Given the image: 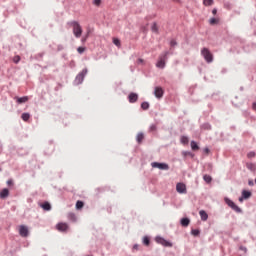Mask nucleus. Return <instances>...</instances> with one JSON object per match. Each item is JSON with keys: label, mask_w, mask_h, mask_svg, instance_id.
Masks as SVG:
<instances>
[{"label": "nucleus", "mask_w": 256, "mask_h": 256, "mask_svg": "<svg viewBox=\"0 0 256 256\" xmlns=\"http://www.w3.org/2000/svg\"><path fill=\"white\" fill-rule=\"evenodd\" d=\"M68 25L73 28L74 37L79 39V37L83 35V28H81V24H79V22L71 21V22H68Z\"/></svg>", "instance_id": "nucleus-1"}, {"label": "nucleus", "mask_w": 256, "mask_h": 256, "mask_svg": "<svg viewBox=\"0 0 256 256\" xmlns=\"http://www.w3.org/2000/svg\"><path fill=\"white\" fill-rule=\"evenodd\" d=\"M183 155H184L185 157H187V156H189V157H195V154L192 153V152H190V151L183 152Z\"/></svg>", "instance_id": "nucleus-33"}, {"label": "nucleus", "mask_w": 256, "mask_h": 256, "mask_svg": "<svg viewBox=\"0 0 256 256\" xmlns=\"http://www.w3.org/2000/svg\"><path fill=\"white\" fill-rule=\"evenodd\" d=\"M189 223H191L189 218H182L180 220V225H182V227H189Z\"/></svg>", "instance_id": "nucleus-15"}, {"label": "nucleus", "mask_w": 256, "mask_h": 256, "mask_svg": "<svg viewBox=\"0 0 256 256\" xmlns=\"http://www.w3.org/2000/svg\"><path fill=\"white\" fill-rule=\"evenodd\" d=\"M177 193L185 194L187 193V186L184 183H178L176 185Z\"/></svg>", "instance_id": "nucleus-9"}, {"label": "nucleus", "mask_w": 256, "mask_h": 256, "mask_svg": "<svg viewBox=\"0 0 256 256\" xmlns=\"http://www.w3.org/2000/svg\"><path fill=\"white\" fill-rule=\"evenodd\" d=\"M89 37V34L86 35V37L82 38V42L85 43V41H87V38Z\"/></svg>", "instance_id": "nucleus-47"}, {"label": "nucleus", "mask_w": 256, "mask_h": 256, "mask_svg": "<svg viewBox=\"0 0 256 256\" xmlns=\"http://www.w3.org/2000/svg\"><path fill=\"white\" fill-rule=\"evenodd\" d=\"M203 3L206 6H211V5H213V0H204Z\"/></svg>", "instance_id": "nucleus-35"}, {"label": "nucleus", "mask_w": 256, "mask_h": 256, "mask_svg": "<svg viewBox=\"0 0 256 256\" xmlns=\"http://www.w3.org/2000/svg\"><path fill=\"white\" fill-rule=\"evenodd\" d=\"M251 195H252L251 191H248V190L242 191V197L245 199H249L251 197Z\"/></svg>", "instance_id": "nucleus-20"}, {"label": "nucleus", "mask_w": 256, "mask_h": 256, "mask_svg": "<svg viewBox=\"0 0 256 256\" xmlns=\"http://www.w3.org/2000/svg\"><path fill=\"white\" fill-rule=\"evenodd\" d=\"M151 243V239L148 236L143 237V244L149 246Z\"/></svg>", "instance_id": "nucleus-25"}, {"label": "nucleus", "mask_w": 256, "mask_h": 256, "mask_svg": "<svg viewBox=\"0 0 256 256\" xmlns=\"http://www.w3.org/2000/svg\"><path fill=\"white\" fill-rule=\"evenodd\" d=\"M245 198H243V196H241L240 198H239V201H240V203H243V200H244Z\"/></svg>", "instance_id": "nucleus-52"}, {"label": "nucleus", "mask_w": 256, "mask_h": 256, "mask_svg": "<svg viewBox=\"0 0 256 256\" xmlns=\"http://www.w3.org/2000/svg\"><path fill=\"white\" fill-rule=\"evenodd\" d=\"M133 249H134L135 251L139 250L138 244H134Z\"/></svg>", "instance_id": "nucleus-46"}, {"label": "nucleus", "mask_w": 256, "mask_h": 256, "mask_svg": "<svg viewBox=\"0 0 256 256\" xmlns=\"http://www.w3.org/2000/svg\"><path fill=\"white\" fill-rule=\"evenodd\" d=\"M164 91H163V88L157 86L154 88V95H155V98L156 99H162L163 98V95H164Z\"/></svg>", "instance_id": "nucleus-8"}, {"label": "nucleus", "mask_w": 256, "mask_h": 256, "mask_svg": "<svg viewBox=\"0 0 256 256\" xmlns=\"http://www.w3.org/2000/svg\"><path fill=\"white\" fill-rule=\"evenodd\" d=\"M180 141L183 145H187L189 143V138L187 136H181Z\"/></svg>", "instance_id": "nucleus-23"}, {"label": "nucleus", "mask_w": 256, "mask_h": 256, "mask_svg": "<svg viewBox=\"0 0 256 256\" xmlns=\"http://www.w3.org/2000/svg\"><path fill=\"white\" fill-rule=\"evenodd\" d=\"M149 131L153 132V131H157V125L152 124L149 128Z\"/></svg>", "instance_id": "nucleus-36"}, {"label": "nucleus", "mask_w": 256, "mask_h": 256, "mask_svg": "<svg viewBox=\"0 0 256 256\" xmlns=\"http://www.w3.org/2000/svg\"><path fill=\"white\" fill-rule=\"evenodd\" d=\"M176 45H177V41L176 40H171L170 41V46L171 47H176Z\"/></svg>", "instance_id": "nucleus-39"}, {"label": "nucleus", "mask_w": 256, "mask_h": 256, "mask_svg": "<svg viewBox=\"0 0 256 256\" xmlns=\"http://www.w3.org/2000/svg\"><path fill=\"white\" fill-rule=\"evenodd\" d=\"M203 179L205 183H211L213 181V178L207 174L203 176Z\"/></svg>", "instance_id": "nucleus-26"}, {"label": "nucleus", "mask_w": 256, "mask_h": 256, "mask_svg": "<svg viewBox=\"0 0 256 256\" xmlns=\"http://www.w3.org/2000/svg\"><path fill=\"white\" fill-rule=\"evenodd\" d=\"M247 157H248V159H253V157H255V152H249L247 154Z\"/></svg>", "instance_id": "nucleus-37"}, {"label": "nucleus", "mask_w": 256, "mask_h": 256, "mask_svg": "<svg viewBox=\"0 0 256 256\" xmlns=\"http://www.w3.org/2000/svg\"><path fill=\"white\" fill-rule=\"evenodd\" d=\"M202 129H204L205 131H211V124L209 123H204L202 125Z\"/></svg>", "instance_id": "nucleus-28"}, {"label": "nucleus", "mask_w": 256, "mask_h": 256, "mask_svg": "<svg viewBox=\"0 0 256 256\" xmlns=\"http://www.w3.org/2000/svg\"><path fill=\"white\" fill-rule=\"evenodd\" d=\"M7 185H9V186L13 185V180H8Z\"/></svg>", "instance_id": "nucleus-48"}, {"label": "nucleus", "mask_w": 256, "mask_h": 256, "mask_svg": "<svg viewBox=\"0 0 256 256\" xmlns=\"http://www.w3.org/2000/svg\"><path fill=\"white\" fill-rule=\"evenodd\" d=\"M69 219H73V221H75V214L70 213V214H69Z\"/></svg>", "instance_id": "nucleus-45"}, {"label": "nucleus", "mask_w": 256, "mask_h": 256, "mask_svg": "<svg viewBox=\"0 0 256 256\" xmlns=\"http://www.w3.org/2000/svg\"><path fill=\"white\" fill-rule=\"evenodd\" d=\"M141 109L147 111V109H149V102H142Z\"/></svg>", "instance_id": "nucleus-29"}, {"label": "nucleus", "mask_w": 256, "mask_h": 256, "mask_svg": "<svg viewBox=\"0 0 256 256\" xmlns=\"http://www.w3.org/2000/svg\"><path fill=\"white\" fill-rule=\"evenodd\" d=\"M191 235H193L194 237H199V235H201V231L199 229H192Z\"/></svg>", "instance_id": "nucleus-22"}, {"label": "nucleus", "mask_w": 256, "mask_h": 256, "mask_svg": "<svg viewBox=\"0 0 256 256\" xmlns=\"http://www.w3.org/2000/svg\"><path fill=\"white\" fill-rule=\"evenodd\" d=\"M56 229L58 231H60L61 233H65V231H67V229H69V225H67V223H58L56 225Z\"/></svg>", "instance_id": "nucleus-11"}, {"label": "nucleus", "mask_w": 256, "mask_h": 256, "mask_svg": "<svg viewBox=\"0 0 256 256\" xmlns=\"http://www.w3.org/2000/svg\"><path fill=\"white\" fill-rule=\"evenodd\" d=\"M209 152H210L209 148H204V153H209Z\"/></svg>", "instance_id": "nucleus-51"}, {"label": "nucleus", "mask_w": 256, "mask_h": 256, "mask_svg": "<svg viewBox=\"0 0 256 256\" xmlns=\"http://www.w3.org/2000/svg\"><path fill=\"white\" fill-rule=\"evenodd\" d=\"M240 251H244L245 253H247V247H245V246H240Z\"/></svg>", "instance_id": "nucleus-44"}, {"label": "nucleus", "mask_w": 256, "mask_h": 256, "mask_svg": "<svg viewBox=\"0 0 256 256\" xmlns=\"http://www.w3.org/2000/svg\"><path fill=\"white\" fill-rule=\"evenodd\" d=\"M63 49H65V47H63V45L59 44L57 46V51H63Z\"/></svg>", "instance_id": "nucleus-41"}, {"label": "nucleus", "mask_w": 256, "mask_h": 256, "mask_svg": "<svg viewBox=\"0 0 256 256\" xmlns=\"http://www.w3.org/2000/svg\"><path fill=\"white\" fill-rule=\"evenodd\" d=\"M151 167L154 169H160L161 171H169V164L161 162H152Z\"/></svg>", "instance_id": "nucleus-6"}, {"label": "nucleus", "mask_w": 256, "mask_h": 256, "mask_svg": "<svg viewBox=\"0 0 256 256\" xmlns=\"http://www.w3.org/2000/svg\"><path fill=\"white\" fill-rule=\"evenodd\" d=\"M156 243H159V245H164V243L167 241L165 238L161 237V236H157L155 238Z\"/></svg>", "instance_id": "nucleus-19"}, {"label": "nucleus", "mask_w": 256, "mask_h": 256, "mask_svg": "<svg viewBox=\"0 0 256 256\" xmlns=\"http://www.w3.org/2000/svg\"><path fill=\"white\" fill-rule=\"evenodd\" d=\"M93 3H94V5L99 7V5H101V0H94Z\"/></svg>", "instance_id": "nucleus-40"}, {"label": "nucleus", "mask_w": 256, "mask_h": 256, "mask_svg": "<svg viewBox=\"0 0 256 256\" xmlns=\"http://www.w3.org/2000/svg\"><path fill=\"white\" fill-rule=\"evenodd\" d=\"M143 139H145V134L143 132H140L136 136L137 143H143Z\"/></svg>", "instance_id": "nucleus-17"}, {"label": "nucleus", "mask_w": 256, "mask_h": 256, "mask_svg": "<svg viewBox=\"0 0 256 256\" xmlns=\"http://www.w3.org/2000/svg\"><path fill=\"white\" fill-rule=\"evenodd\" d=\"M168 55H169V52L166 51V52L162 53L159 56L158 61L156 63V67H158V69H165V65L167 63Z\"/></svg>", "instance_id": "nucleus-2"}, {"label": "nucleus", "mask_w": 256, "mask_h": 256, "mask_svg": "<svg viewBox=\"0 0 256 256\" xmlns=\"http://www.w3.org/2000/svg\"><path fill=\"white\" fill-rule=\"evenodd\" d=\"M247 169H249V171H255L256 170V165L253 163H247L246 164Z\"/></svg>", "instance_id": "nucleus-24"}, {"label": "nucleus", "mask_w": 256, "mask_h": 256, "mask_svg": "<svg viewBox=\"0 0 256 256\" xmlns=\"http://www.w3.org/2000/svg\"><path fill=\"white\" fill-rule=\"evenodd\" d=\"M40 207L44 210V211H51V203L49 202H44L40 205Z\"/></svg>", "instance_id": "nucleus-16"}, {"label": "nucleus", "mask_w": 256, "mask_h": 256, "mask_svg": "<svg viewBox=\"0 0 256 256\" xmlns=\"http://www.w3.org/2000/svg\"><path fill=\"white\" fill-rule=\"evenodd\" d=\"M138 63H143V59L139 58Z\"/></svg>", "instance_id": "nucleus-53"}, {"label": "nucleus", "mask_w": 256, "mask_h": 256, "mask_svg": "<svg viewBox=\"0 0 256 256\" xmlns=\"http://www.w3.org/2000/svg\"><path fill=\"white\" fill-rule=\"evenodd\" d=\"M201 55L205 59L206 63H213V54L208 48H203L201 50Z\"/></svg>", "instance_id": "nucleus-5"}, {"label": "nucleus", "mask_w": 256, "mask_h": 256, "mask_svg": "<svg viewBox=\"0 0 256 256\" xmlns=\"http://www.w3.org/2000/svg\"><path fill=\"white\" fill-rule=\"evenodd\" d=\"M248 185H249V187H253V185H255V182H253V180H249Z\"/></svg>", "instance_id": "nucleus-43"}, {"label": "nucleus", "mask_w": 256, "mask_h": 256, "mask_svg": "<svg viewBox=\"0 0 256 256\" xmlns=\"http://www.w3.org/2000/svg\"><path fill=\"white\" fill-rule=\"evenodd\" d=\"M138 99H139V95L135 92H131L128 95L129 103H137Z\"/></svg>", "instance_id": "nucleus-10"}, {"label": "nucleus", "mask_w": 256, "mask_h": 256, "mask_svg": "<svg viewBox=\"0 0 256 256\" xmlns=\"http://www.w3.org/2000/svg\"><path fill=\"white\" fill-rule=\"evenodd\" d=\"M199 215L201 217V221H207V219H209V215L205 210H200Z\"/></svg>", "instance_id": "nucleus-14"}, {"label": "nucleus", "mask_w": 256, "mask_h": 256, "mask_svg": "<svg viewBox=\"0 0 256 256\" xmlns=\"http://www.w3.org/2000/svg\"><path fill=\"white\" fill-rule=\"evenodd\" d=\"M78 53L82 54L85 53V48L84 47H78L77 48Z\"/></svg>", "instance_id": "nucleus-38"}, {"label": "nucleus", "mask_w": 256, "mask_h": 256, "mask_svg": "<svg viewBox=\"0 0 256 256\" xmlns=\"http://www.w3.org/2000/svg\"><path fill=\"white\" fill-rule=\"evenodd\" d=\"M84 205L85 203H83V201L78 200L76 202V209H83Z\"/></svg>", "instance_id": "nucleus-27"}, {"label": "nucleus", "mask_w": 256, "mask_h": 256, "mask_svg": "<svg viewBox=\"0 0 256 256\" xmlns=\"http://www.w3.org/2000/svg\"><path fill=\"white\" fill-rule=\"evenodd\" d=\"M252 109H253L254 111H256V102H254V103L252 104Z\"/></svg>", "instance_id": "nucleus-50"}, {"label": "nucleus", "mask_w": 256, "mask_h": 256, "mask_svg": "<svg viewBox=\"0 0 256 256\" xmlns=\"http://www.w3.org/2000/svg\"><path fill=\"white\" fill-rule=\"evenodd\" d=\"M240 90L243 91V87H241Z\"/></svg>", "instance_id": "nucleus-54"}, {"label": "nucleus", "mask_w": 256, "mask_h": 256, "mask_svg": "<svg viewBox=\"0 0 256 256\" xmlns=\"http://www.w3.org/2000/svg\"><path fill=\"white\" fill-rule=\"evenodd\" d=\"M19 61H21V57L16 56V57L14 58V63H19Z\"/></svg>", "instance_id": "nucleus-42"}, {"label": "nucleus", "mask_w": 256, "mask_h": 256, "mask_svg": "<svg viewBox=\"0 0 256 256\" xmlns=\"http://www.w3.org/2000/svg\"><path fill=\"white\" fill-rule=\"evenodd\" d=\"M87 73H89V70L87 68H84L81 72H79L74 80V85H81V83L85 81Z\"/></svg>", "instance_id": "nucleus-3"}, {"label": "nucleus", "mask_w": 256, "mask_h": 256, "mask_svg": "<svg viewBox=\"0 0 256 256\" xmlns=\"http://www.w3.org/2000/svg\"><path fill=\"white\" fill-rule=\"evenodd\" d=\"M151 30L153 33H158L159 32V29L157 28V23H153L152 27H151Z\"/></svg>", "instance_id": "nucleus-30"}, {"label": "nucleus", "mask_w": 256, "mask_h": 256, "mask_svg": "<svg viewBox=\"0 0 256 256\" xmlns=\"http://www.w3.org/2000/svg\"><path fill=\"white\" fill-rule=\"evenodd\" d=\"M7 197H9V189L4 188V189L0 192V199H7Z\"/></svg>", "instance_id": "nucleus-13"}, {"label": "nucleus", "mask_w": 256, "mask_h": 256, "mask_svg": "<svg viewBox=\"0 0 256 256\" xmlns=\"http://www.w3.org/2000/svg\"><path fill=\"white\" fill-rule=\"evenodd\" d=\"M21 119H23L24 121H28L29 119H31V114L24 112L21 115Z\"/></svg>", "instance_id": "nucleus-21"}, {"label": "nucleus", "mask_w": 256, "mask_h": 256, "mask_svg": "<svg viewBox=\"0 0 256 256\" xmlns=\"http://www.w3.org/2000/svg\"><path fill=\"white\" fill-rule=\"evenodd\" d=\"M16 103H18V105H23V103H27V101H29V97L27 96H23V97H14Z\"/></svg>", "instance_id": "nucleus-12"}, {"label": "nucleus", "mask_w": 256, "mask_h": 256, "mask_svg": "<svg viewBox=\"0 0 256 256\" xmlns=\"http://www.w3.org/2000/svg\"><path fill=\"white\" fill-rule=\"evenodd\" d=\"M212 13H213V15H217V8H214V9L212 10Z\"/></svg>", "instance_id": "nucleus-49"}, {"label": "nucleus", "mask_w": 256, "mask_h": 256, "mask_svg": "<svg viewBox=\"0 0 256 256\" xmlns=\"http://www.w3.org/2000/svg\"><path fill=\"white\" fill-rule=\"evenodd\" d=\"M209 23H210V25H217V23H219V20L216 19V18H211V19L209 20Z\"/></svg>", "instance_id": "nucleus-31"}, {"label": "nucleus", "mask_w": 256, "mask_h": 256, "mask_svg": "<svg viewBox=\"0 0 256 256\" xmlns=\"http://www.w3.org/2000/svg\"><path fill=\"white\" fill-rule=\"evenodd\" d=\"M190 147H191L192 151H199V145L194 140H192L190 142Z\"/></svg>", "instance_id": "nucleus-18"}, {"label": "nucleus", "mask_w": 256, "mask_h": 256, "mask_svg": "<svg viewBox=\"0 0 256 256\" xmlns=\"http://www.w3.org/2000/svg\"><path fill=\"white\" fill-rule=\"evenodd\" d=\"M163 247H173V243H171L169 240H166V242H164Z\"/></svg>", "instance_id": "nucleus-34"}, {"label": "nucleus", "mask_w": 256, "mask_h": 256, "mask_svg": "<svg viewBox=\"0 0 256 256\" xmlns=\"http://www.w3.org/2000/svg\"><path fill=\"white\" fill-rule=\"evenodd\" d=\"M113 43H114V45H116V47H120L121 46V41L119 39H117V38L113 39Z\"/></svg>", "instance_id": "nucleus-32"}, {"label": "nucleus", "mask_w": 256, "mask_h": 256, "mask_svg": "<svg viewBox=\"0 0 256 256\" xmlns=\"http://www.w3.org/2000/svg\"><path fill=\"white\" fill-rule=\"evenodd\" d=\"M224 201L228 207L231 208L232 211H235L236 213H243V210L233 202V200L229 199L228 197L224 198Z\"/></svg>", "instance_id": "nucleus-4"}, {"label": "nucleus", "mask_w": 256, "mask_h": 256, "mask_svg": "<svg viewBox=\"0 0 256 256\" xmlns=\"http://www.w3.org/2000/svg\"><path fill=\"white\" fill-rule=\"evenodd\" d=\"M19 235L20 237H29V228L25 225L19 226Z\"/></svg>", "instance_id": "nucleus-7"}]
</instances>
